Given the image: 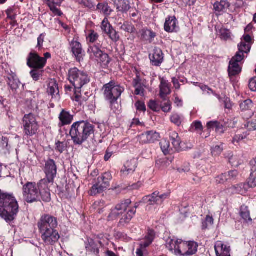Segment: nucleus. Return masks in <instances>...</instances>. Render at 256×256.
<instances>
[{
  "instance_id": "nucleus-43",
  "label": "nucleus",
  "mask_w": 256,
  "mask_h": 256,
  "mask_svg": "<svg viewBox=\"0 0 256 256\" xmlns=\"http://www.w3.org/2000/svg\"><path fill=\"white\" fill-rule=\"evenodd\" d=\"M148 108L152 110L158 112L160 110V105H159L156 101L150 100L148 104Z\"/></svg>"
},
{
  "instance_id": "nucleus-42",
  "label": "nucleus",
  "mask_w": 256,
  "mask_h": 256,
  "mask_svg": "<svg viewBox=\"0 0 256 256\" xmlns=\"http://www.w3.org/2000/svg\"><path fill=\"white\" fill-rule=\"evenodd\" d=\"M112 28V27L109 23L108 18H104L102 22L101 26V28L103 32L107 34L109 30H110V29Z\"/></svg>"
},
{
  "instance_id": "nucleus-41",
  "label": "nucleus",
  "mask_w": 256,
  "mask_h": 256,
  "mask_svg": "<svg viewBox=\"0 0 256 256\" xmlns=\"http://www.w3.org/2000/svg\"><path fill=\"white\" fill-rule=\"evenodd\" d=\"M170 121L176 126H179L182 123V118L178 114H173L170 116Z\"/></svg>"
},
{
  "instance_id": "nucleus-33",
  "label": "nucleus",
  "mask_w": 256,
  "mask_h": 256,
  "mask_svg": "<svg viewBox=\"0 0 256 256\" xmlns=\"http://www.w3.org/2000/svg\"><path fill=\"white\" fill-rule=\"evenodd\" d=\"M96 8L100 13H102L106 16H110L112 12V9L106 2L99 3L97 5Z\"/></svg>"
},
{
  "instance_id": "nucleus-34",
  "label": "nucleus",
  "mask_w": 256,
  "mask_h": 256,
  "mask_svg": "<svg viewBox=\"0 0 256 256\" xmlns=\"http://www.w3.org/2000/svg\"><path fill=\"white\" fill-rule=\"evenodd\" d=\"M47 92L49 95L52 96V97L54 94H59V90L58 84L54 80H52L48 84Z\"/></svg>"
},
{
  "instance_id": "nucleus-27",
  "label": "nucleus",
  "mask_w": 256,
  "mask_h": 256,
  "mask_svg": "<svg viewBox=\"0 0 256 256\" xmlns=\"http://www.w3.org/2000/svg\"><path fill=\"white\" fill-rule=\"evenodd\" d=\"M160 88V96L162 98L165 100L166 96L170 93V87L168 81L164 78H162Z\"/></svg>"
},
{
  "instance_id": "nucleus-13",
  "label": "nucleus",
  "mask_w": 256,
  "mask_h": 256,
  "mask_svg": "<svg viewBox=\"0 0 256 256\" xmlns=\"http://www.w3.org/2000/svg\"><path fill=\"white\" fill-rule=\"evenodd\" d=\"M198 245L194 242H184L180 243L178 250V255L183 256H190L196 253Z\"/></svg>"
},
{
  "instance_id": "nucleus-3",
  "label": "nucleus",
  "mask_w": 256,
  "mask_h": 256,
  "mask_svg": "<svg viewBox=\"0 0 256 256\" xmlns=\"http://www.w3.org/2000/svg\"><path fill=\"white\" fill-rule=\"evenodd\" d=\"M131 201L130 199L122 201L117 204L116 206L111 210V212L108 216V221H112L121 216L118 225L124 226L128 224L136 213V206L130 208Z\"/></svg>"
},
{
  "instance_id": "nucleus-11",
  "label": "nucleus",
  "mask_w": 256,
  "mask_h": 256,
  "mask_svg": "<svg viewBox=\"0 0 256 256\" xmlns=\"http://www.w3.org/2000/svg\"><path fill=\"white\" fill-rule=\"evenodd\" d=\"M41 238L42 240L46 245H52L56 242L60 238V236L58 232L56 230H52V229H46L44 225L42 226Z\"/></svg>"
},
{
  "instance_id": "nucleus-26",
  "label": "nucleus",
  "mask_w": 256,
  "mask_h": 256,
  "mask_svg": "<svg viewBox=\"0 0 256 256\" xmlns=\"http://www.w3.org/2000/svg\"><path fill=\"white\" fill-rule=\"evenodd\" d=\"M230 6V3L224 0H222L220 2H216L213 4L214 10L216 14H220V12H224Z\"/></svg>"
},
{
  "instance_id": "nucleus-32",
  "label": "nucleus",
  "mask_w": 256,
  "mask_h": 256,
  "mask_svg": "<svg viewBox=\"0 0 256 256\" xmlns=\"http://www.w3.org/2000/svg\"><path fill=\"white\" fill-rule=\"evenodd\" d=\"M160 148L165 155L174 152V150L170 142L166 140H162L160 143Z\"/></svg>"
},
{
  "instance_id": "nucleus-39",
  "label": "nucleus",
  "mask_w": 256,
  "mask_h": 256,
  "mask_svg": "<svg viewBox=\"0 0 256 256\" xmlns=\"http://www.w3.org/2000/svg\"><path fill=\"white\" fill-rule=\"evenodd\" d=\"M252 106V102L250 99H247L240 104V108L242 110H248L250 109Z\"/></svg>"
},
{
  "instance_id": "nucleus-29",
  "label": "nucleus",
  "mask_w": 256,
  "mask_h": 256,
  "mask_svg": "<svg viewBox=\"0 0 256 256\" xmlns=\"http://www.w3.org/2000/svg\"><path fill=\"white\" fill-rule=\"evenodd\" d=\"M85 246L87 252L98 254L99 249L98 244L92 238H88L85 242Z\"/></svg>"
},
{
  "instance_id": "nucleus-17",
  "label": "nucleus",
  "mask_w": 256,
  "mask_h": 256,
  "mask_svg": "<svg viewBox=\"0 0 256 256\" xmlns=\"http://www.w3.org/2000/svg\"><path fill=\"white\" fill-rule=\"evenodd\" d=\"M6 82L12 92L14 94H18L21 90L20 88L23 87L20 82L16 78V74L12 72L8 74Z\"/></svg>"
},
{
  "instance_id": "nucleus-5",
  "label": "nucleus",
  "mask_w": 256,
  "mask_h": 256,
  "mask_svg": "<svg viewBox=\"0 0 256 256\" xmlns=\"http://www.w3.org/2000/svg\"><path fill=\"white\" fill-rule=\"evenodd\" d=\"M250 51V46L248 44L242 42L240 46H238V51L230 62L228 72L230 76H235L240 72L242 68L238 62L243 60L244 54H247Z\"/></svg>"
},
{
  "instance_id": "nucleus-36",
  "label": "nucleus",
  "mask_w": 256,
  "mask_h": 256,
  "mask_svg": "<svg viewBox=\"0 0 256 256\" xmlns=\"http://www.w3.org/2000/svg\"><path fill=\"white\" fill-rule=\"evenodd\" d=\"M8 139L6 137L2 136L0 139V152L6 153L10 148V146L8 144Z\"/></svg>"
},
{
  "instance_id": "nucleus-16",
  "label": "nucleus",
  "mask_w": 256,
  "mask_h": 256,
  "mask_svg": "<svg viewBox=\"0 0 256 256\" xmlns=\"http://www.w3.org/2000/svg\"><path fill=\"white\" fill-rule=\"evenodd\" d=\"M44 172L46 178L43 180L48 181V182H54V179L56 174V166L54 160L49 159L46 162Z\"/></svg>"
},
{
  "instance_id": "nucleus-52",
  "label": "nucleus",
  "mask_w": 256,
  "mask_h": 256,
  "mask_svg": "<svg viewBox=\"0 0 256 256\" xmlns=\"http://www.w3.org/2000/svg\"><path fill=\"white\" fill-rule=\"evenodd\" d=\"M248 184L251 188H254L256 186V172H252L251 173Z\"/></svg>"
},
{
  "instance_id": "nucleus-1",
  "label": "nucleus",
  "mask_w": 256,
  "mask_h": 256,
  "mask_svg": "<svg viewBox=\"0 0 256 256\" xmlns=\"http://www.w3.org/2000/svg\"><path fill=\"white\" fill-rule=\"evenodd\" d=\"M68 80L72 84L74 88L70 86H65V92L68 94V92H70L73 89V96L71 98L73 100L78 102L82 104L86 100L81 96L80 88L90 82V78L86 74L79 70L76 68L70 69L68 74Z\"/></svg>"
},
{
  "instance_id": "nucleus-51",
  "label": "nucleus",
  "mask_w": 256,
  "mask_h": 256,
  "mask_svg": "<svg viewBox=\"0 0 256 256\" xmlns=\"http://www.w3.org/2000/svg\"><path fill=\"white\" fill-rule=\"evenodd\" d=\"M160 110L164 112H169L172 110V105L170 100L160 104Z\"/></svg>"
},
{
  "instance_id": "nucleus-9",
  "label": "nucleus",
  "mask_w": 256,
  "mask_h": 256,
  "mask_svg": "<svg viewBox=\"0 0 256 256\" xmlns=\"http://www.w3.org/2000/svg\"><path fill=\"white\" fill-rule=\"evenodd\" d=\"M24 133L26 136H32L36 134L38 125L34 114H26L23 118Z\"/></svg>"
},
{
  "instance_id": "nucleus-64",
  "label": "nucleus",
  "mask_w": 256,
  "mask_h": 256,
  "mask_svg": "<svg viewBox=\"0 0 256 256\" xmlns=\"http://www.w3.org/2000/svg\"><path fill=\"white\" fill-rule=\"evenodd\" d=\"M136 109L140 111L145 112L146 110L145 105L144 102L138 101L135 104Z\"/></svg>"
},
{
  "instance_id": "nucleus-30",
  "label": "nucleus",
  "mask_w": 256,
  "mask_h": 256,
  "mask_svg": "<svg viewBox=\"0 0 256 256\" xmlns=\"http://www.w3.org/2000/svg\"><path fill=\"white\" fill-rule=\"evenodd\" d=\"M240 215L246 222L249 223L252 222V218L250 216V212L247 206L242 205L240 206Z\"/></svg>"
},
{
  "instance_id": "nucleus-54",
  "label": "nucleus",
  "mask_w": 256,
  "mask_h": 256,
  "mask_svg": "<svg viewBox=\"0 0 256 256\" xmlns=\"http://www.w3.org/2000/svg\"><path fill=\"white\" fill-rule=\"evenodd\" d=\"M121 29L129 33H132L134 31V26L132 24L127 23L122 24L121 26Z\"/></svg>"
},
{
  "instance_id": "nucleus-40",
  "label": "nucleus",
  "mask_w": 256,
  "mask_h": 256,
  "mask_svg": "<svg viewBox=\"0 0 256 256\" xmlns=\"http://www.w3.org/2000/svg\"><path fill=\"white\" fill-rule=\"evenodd\" d=\"M98 37L99 36L97 32H95L94 30H91L90 31L86 40L90 42L94 43L98 40Z\"/></svg>"
},
{
  "instance_id": "nucleus-21",
  "label": "nucleus",
  "mask_w": 256,
  "mask_h": 256,
  "mask_svg": "<svg viewBox=\"0 0 256 256\" xmlns=\"http://www.w3.org/2000/svg\"><path fill=\"white\" fill-rule=\"evenodd\" d=\"M214 250L216 256H230V247L221 241L215 243Z\"/></svg>"
},
{
  "instance_id": "nucleus-49",
  "label": "nucleus",
  "mask_w": 256,
  "mask_h": 256,
  "mask_svg": "<svg viewBox=\"0 0 256 256\" xmlns=\"http://www.w3.org/2000/svg\"><path fill=\"white\" fill-rule=\"evenodd\" d=\"M243 186L242 184H238L236 186H232L229 190L232 194H242V187Z\"/></svg>"
},
{
  "instance_id": "nucleus-19",
  "label": "nucleus",
  "mask_w": 256,
  "mask_h": 256,
  "mask_svg": "<svg viewBox=\"0 0 256 256\" xmlns=\"http://www.w3.org/2000/svg\"><path fill=\"white\" fill-rule=\"evenodd\" d=\"M53 182H48L45 180H42L38 182L40 190V196L43 201L48 202L50 200V194L48 188L49 185Z\"/></svg>"
},
{
  "instance_id": "nucleus-37",
  "label": "nucleus",
  "mask_w": 256,
  "mask_h": 256,
  "mask_svg": "<svg viewBox=\"0 0 256 256\" xmlns=\"http://www.w3.org/2000/svg\"><path fill=\"white\" fill-rule=\"evenodd\" d=\"M96 61L100 63L102 66L106 68L108 66L110 61V58L108 54L102 52V54H100V56L98 58Z\"/></svg>"
},
{
  "instance_id": "nucleus-38",
  "label": "nucleus",
  "mask_w": 256,
  "mask_h": 256,
  "mask_svg": "<svg viewBox=\"0 0 256 256\" xmlns=\"http://www.w3.org/2000/svg\"><path fill=\"white\" fill-rule=\"evenodd\" d=\"M42 69L33 68L30 72V74L32 79L35 81H38L40 76L42 75L43 70Z\"/></svg>"
},
{
  "instance_id": "nucleus-48",
  "label": "nucleus",
  "mask_w": 256,
  "mask_h": 256,
  "mask_svg": "<svg viewBox=\"0 0 256 256\" xmlns=\"http://www.w3.org/2000/svg\"><path fill=\"white\" fill-rule=\"evenodd\" d=\"M214 223V219L212 216H207L205 220L202 222V228L206 229L209 225H212Z\"/></svg>"
},
{
  "instance_id": "nucleus-18",
  "label": "nucleus",
  "mask_w": 256,
  "mask_h": 256,
  "mask_svg": "<svg viewBox=\"0 0 256 256\" xmlns=\"http://www.w3.org/2000/svg\"><path fill=\"white\" fill-rule=\"evenodd\" d=\"M160 134L154 130L146 131L138 136V140L142 144L153 143L158 140Z\"/></svg>"
},
{
  "instance_id": "nucleus-6",
  "label": "nucleus",
  "mask_w": 256,
  "mask_h": 256,
  "mask_svg": "<svg viewBox=\"0 0 256 256\" xmlns=\"http://www.w3.org/2000/svg\"><path fill=\"white\" fill-rule=\"evenodd\" d=\"M68 32L70 36H67L68 40L70 42V46L73 54L78 62L83 60L84 56L82 45L76 38V34L73 30H71L68 26H65V33Z\"/></svg>"
},
{
  "instance_id": "nucleus-44",
  "label": "nucleus",
  "mask_w": 256,
  "mask_h": 256,
  "mask_svg": "<svg viewBox=\"0 0 256 256\" xmlns=\"http://www.w3.org/2000/svg\"><path fill=\"white\" fill-rule=\"evenodd\" d=\"M109 38L114 42H116L119 40V36L116 32L112 28L106 34Z\"/></svg>"
},
{
  "instance_id": "nucleus-56",
  "label": "nucleus",
  "mask_w": 256,
  "mask_h": 256,
  "mask_svg": "<svg viewBox=\"0 0 256 256\" xmlns=\"http://www.w3.org/2000/svg\"><path fill=\"white\" fill-rule=\"evenodd\" d=\"M46 36V34L45 33H42L38 37L36 48H38V49H40L42 48Z\"/></svg>"
},
{
  "instance_id": "nucleus-12",
  "label": "nucleus",
  "mask_w": 256,
  "mask_h": 256,
  "mask_svg": "<svg viewBox=\"0 0 256 256\" xmlns=\"http://www.w3.org/2000/svg\"><path fill=\"white\" fill-rule=\"evenodd\" d=\"M27 65L32 68L43 69L46 66L45 58L36 52H30L27 58Z\"/></svg>"
},
{
  "instance_id": "nucleus-20",
  "label": "nucleus",
  "mask_w": 256,
  "mask_h": 256,
  "mask_svg": "<svg viewBox=\"0 0 256 256\" xmlns=\"http://www.w3.org/2000/svg\"><path fill=\"white\" fill-rule=\"evenodd\" d=\"M137 164L138 160L136 158H132L128 160L120 170L122 175L126 176L134 173L137 167Z\"/></svg>"
},
{
  "instance_id": "nucleus-59",
  "label": "nucleus",
  "mask_w": 256,
  "mask_h": 256,
  "mask_svg": "<svg viewBox=\"0 0 256 256\" xmlns=\"http://www.w3.org/2000/svg\"><path fill=\"white\" fill-rule=\"evenodd\" d=\"M216 180V182L218 184H224L225 182L228 181V178L226 174H222L218 176Z\"/></svg>"
},
{
  "instance_id": "nucleus-15",
  "label": "nucleus",
  "mask_w": 256,
  "mask_h": 256,
  "mask_svg": "<svg viewBox=\"0 0 256 256\" xmlns=\"http://www.w3.org/2000/svg\"><path fill=\"white\" fill-rule=\"evenodd\" d=\"M170 194L164 193L160 194L158 191H156L151 195L147 196L145 197V200L150 205H160L164 200L169 198Z\"/></svg>"
},
{
  "instance_id": "nucleus-57",
  "label": "nucleus",
  "mask_w": 256,
  "mask_h": 256,
  "mask_svg": "<svg viewBox=\"0 0 256 256\" xmlns=\"http://www.w3.org/2000/svg\"><path fill=\"white\" fill-rule=\"evenodd\" d=\"M136 90L134 94L136 95H142L144 92V85L142 84L134 86Z\"/></svg>"
},
{
  "instance_id": "nucleus-4",
  "label": "nucleus",
  "mask_w": 256,
  "mask_h": 256,
  "mask_svg": "<svg viewBox=\"0 0 256 256\" xmlns=\"http://www.w3.org/2000/svg\"><path fill=\"white\" fill-rule=\"evenodd\" d=\"M94 134L93 125L84 120L74 123L69 132L72 140L76 144H82Z\"/></svg>"
},
{
  "instance_id": "nucleus-7",
  "label": "nucleus",
  "mask_w": 256,
  "mask_h": 256,
  "mask_svg": "<svg viewBox=\"0 0 256 256\" xmlns=\"http://www.w3.org/2000/svg\"><path fill=\"white\" fill-rule=\"evenodd\" d=\"M21 184L23 185L22 191L24 200L28 203H32L38 200L40 198V190L38 183L28 182L24 184L22 182Z\"/></svg>"
},
{
  "instance_id": "nucleus-22",
  "label": "nucleus",
  "mask_w": 256,
  "mask_h": 256,
  "mask_svg": "<svg viewBox=\"0 0 256 256\" xmlns=\"http://www.w3.org/2000/svg\"><path fill=\"white\" fill-rule=\"evenodd\" d=\"M155 234L154 230H148V234L146 236L144 242L140 244V248L137 249L136 256H143L142 249L145 248L148 246L152 242Z\"/></svg>"
},
{
  "instance_id": "nucleus-55",
  "label": "nucleus",
  "mask_w": 256,
  "mask_h": 256,
  "mask_svg": "<svg viewBox=\"0 0 256 256\" xmlns=\"http://www.w3.org/2000/svg\"><path fill=\"white\" fill-rule=\"evenodd\" d=\"M226 174L227 176L228 181L232 180L236 178L238 176V172L236 170H233L228 172V173H226Z\"/></svg>"
},
{
  "instance_id": "nucleus-62",
  "label": "nucleus",
  "mask_w": 256,
  "mask_h": 256,
  "mask_svg": "<svg viewBox=\"0 0 256 256\" xmlns=\"http://www.w3.org/2000/svg\"><path fill=\"white\" fill-rule=\"evenodd\" d=\"M170 139L172 142V141H176V140H180V138L178 134L176 132H171L170 133Z\"/></svg>"
},
{
  "instance_id": "nucleus-24",
  "label": "nucleus",
  "mask_w": 256,
  "mask_h": 256,
  "mask_svg": "<svg viewBox=\"0 0 256 256\" xmlns=\"http://www.w3.org/2000/svg\"><path fill=\"white\" fill-rule=\"evenodd\" d=\"M150 62L153 66H160L162 62L164 56L162 50L158 48H156L153 53L150 54Z\"/></svg>"
},
{
  "instance_id": "nucleus-58",
  "label": "nucleus",
  "mask_w": 256,
  "mask_h": 256,
  "mask_svg": "<svg viewBox=\"0 0 256 256\" xmlns=\"http://www.w3.org/2000/svg\"><path fill=\"white\" fill-rule=\"evenodd\" d=\"M248 134L246 132H244L242 134H236L233 138V142H239L240 141L246 138Z\"/></svg>"
},
{
  "instance_id": "nucleus-14",
  "label": "nucleus",
  "mask_w": 256,
  "mask_h": 256,
  "mask_svg": "<svg viewBox=\"0 0 256 256\" xmlns=\"http://www.w3.org/2000/svg\"><path fill=\"white\" fill-rule=\"evenodd\" d=\"M44 225L46 229L54 230L58 226L56 218L50 215L46 214L43 216L38 222V226L39 228L40 232H42V226Z\"/></svg>"
},
{
  "instance_id": "nucleus-47",
  "label": "nucleus",
  "mask_w": 256,
  "mask_h": 256,
  "mask_svg": "<svg viewBox=\"0 0 256 256\" xmlns=\"http://www.w3.org/2000/svg\"><path fill=\"white\" fill-rule=\"evenodd\" d=\"M245 126L250 131H254L256 130V118H253L252 120L248 122L245 124Z\"/></svg>"
},
{
  "instance_id": "nucleus-46",
  "label": "nucleus",
  "mask_w": 256,
  "mask_h": 256,
  "mask_svg": "<svg viewBox=\"0 0 256 256\" xmlns=\"http://www.w3.org/2000/svg\"><path fill=\"white\" fill-rule=\"evenodd\" d=\"M208 128H216V130H218L222 128V126L217 121H212L207 123Z\"/></svg>"
},
{
  "instance_id": "nucleus-45",
  "label": "nucleus",
  "mask_w": 256,
  "mask_h": 256,
  "mask_svg": "<svg viewBox=\"0 0 256 256\" xmlns=\"http://www.w3.org/2000/svg\"><path fill=\"white\" fill-rule=\"evenodd\" d=\"M191 130L192 131L202 132L203 130V126L202 122L200 121H196L191 125Z\"/></svg>"
},
{
  "instance_id": "nucleus-25",
  "label": "nucleus",
  "mask_w": 256,
  "mask_h": 256,
  "mask_svg": "<svg viewBox=\"0 0 256 256\" xmlns=\"http://www.w3.org/2000/svg\"><path fill=\"white\" fill-rule=\"evenodd\" d=\"M178 22L174 16H170L166 18L164 25L165 31L168 32H176L178 29Z\"/></svg>"
},
{
  "instance_id": "nucleus-10",
  "label": "nucleus",
  "mask_w": 256,
  "mask_h": 256,
  "mask_svg": "<svg viewBox=\"0 0 256 256\" xmlns=\"http://www.w3.org/2000/svg\"><path fill=\"white\" fill-rule=\"evenodd\" d=\"M112 180V175L110 172H106L98 178L97 182L94 184L90 190L91 196L100 194L107 188Z\"/></svg>"
},
{
  "instance_id": "nucleus-60",
  "label": "nucleus",
  "mask_w": 256,
  "mask_h": 256,
  "mask_svg": "<svg viewBox=\"0 0 256 256\" xmlns=\"http://www.w3.org/2000/svg\"><path fill=\"white\" fill-rule=\"evenodd\" d=\"M248 86L252 91L256 92V76L250 80Z\"/></svg>"
},
{
  "instance_id": "nucleus-2",
  "label": "nucleus",
  "mask_w": 256,
  "mask_h": 256,
  "mask_svg": "<svg viewBox=\"0 0 256 256\" xmlns=\"http://www.w3.org/2000/svg\"><path fill=\"white\" fill-rule=\"evenodd\" d=\"M18 211L19 206L14 194L0 189V217L10 223L16 218Z\"/></svg>"
},
{
  "instance_id": "nucleus-28",
  "label": "nucleus",
  "mask_w": 256,
  "mask_h": 256,
  "mask_svg": "<svg viewBox=\"0 0 256 256\" xmlns=\"http://www.w3.org/2000/svg\"><path fill=\"white\" fill-rule=\"evenodd\" d=\"M63 0H50L48 2V5L50 8V10L56 15H58V16L62 15V12L57 8V6H60Z\"/></svg>"
},
{
  "instance_id": "nucleus-35",
  "label": "nucleus",
  "mask_w": 256,
  "mask_h": 256,
  "mask_svg": "<svg viewBox=\"0 0 256 256\" xmlns=\"http://www.w3.org/2000/svg\"><path fill=\"white\" fill-rule=\"evenodd\" d=\"M142 38L145 40L151 41L156 36V33L149 30H142L141 32Z\"/></svg>"
},
{
  "instance_id": "nucleus-31",
  "label": "nucleus",
  "mask_w": 256,
  "mask_h": 256,
  "mask_svg": "<svg viewBox=\"0 0 256 256\" xmlns=\"http://www.w3.org/2000/svg\"><path fill=\"white\" fill-rule=\"evenodd\" d=\"M102 52L96 46H89L88 53L92 60H96L98 57L102 54Z\"/></svg>"
},
{
  "instance_id": "nucleus-53",
  "label": "nucleus",
  "mask_w": 256,
  "mask_h": 256,
  "mask_svg": "<svg viewBox=\"0 0 256 256\" xmlns=\"http://www.w3.org/2000/svg\"><path fill=\"white\" fill-rule=\"evenodd\" d=\"M220 35L222 39L226 40L230 37V32L226 29L222 28L220 30Z\"/></svg>"
},
{
  "instance_id": "nucleus-8",
  "label": "nucleus",
  "mask_w": 256,
  "mask_h": 256,
  "mask_svg": "<svg viewBox=\"0 0 256 256\" xmlns=\"http://www.w3.org/2000/svg\"><path fill=\"white\" fill-rule=\"evenodd\" d=\"M104 94L106 100L112 103L116 101L124 91V88L116 85L113 81L106 84L104 87Z\"/></svg>"
},
{
  "instance_id": "nucleus-61",
  "label": "nucleus",
  "mask_w": 256,
  "mask_h": 256,
  "mask_svg": "<svg viewBox=\"0 0 256 256\" xmlns=\"http://www.w3.org/2000/svg\"><path fill=\"white\" fill-rule=\"evenodd\" d=\"M223 148L220 146H216L212 148V153L214 156H218L220 154L222 151Z\"/></svg>"
},
{
  "instance_id": "nucleus-63",
  "label": "nucleus",
  "mask_w": 256,
  "mask_h": 256,
  "mask_svg": "<svg viewBox=\"0 0 256 256\" xmlns=\"http://www.w3.org/2000/svg\"><path fill=\"white\" fill-rule=\"evenodd\" d=\"M74 118V116L70 114L68 112H65V124H70Z\"/></svg>"
},
{
  "instance_id": "nucleus-50",
  "label": "nucleus",
  "mask_w": 256,
  "mask_h": 256,
  "mask_svg": "<svg viewBox=\"0 0 256 256\" xmlns=\"http://www.w3.org/2000/svg\"><path fill=\"white\" fill-rule=\"evenodd\" d=\"M130 6L127 3V2L125 1H122L120 3V4L118 6L117 9L118 11L122 12H126L130 9Z\"/></svg>"
},
{
  "instance_id": "nucleus-23",
  "label": "nucleus",
  "mask_w": 256,
  "mask_h": 256,
  "mask_svg": "<svg viewBox=\"0 0 256 256\" xmlns=\"http://www.w3.org/2000/svg\"><path fill=\"white\" fill-rule=\"evenodd\" d=\"M166 248L174 254L178 255L179 253L178 250L180 249V248H179V246L180 245V243L182 242V240L175 238H168L166 240Z\"/></svg>"
}]
</instances>
